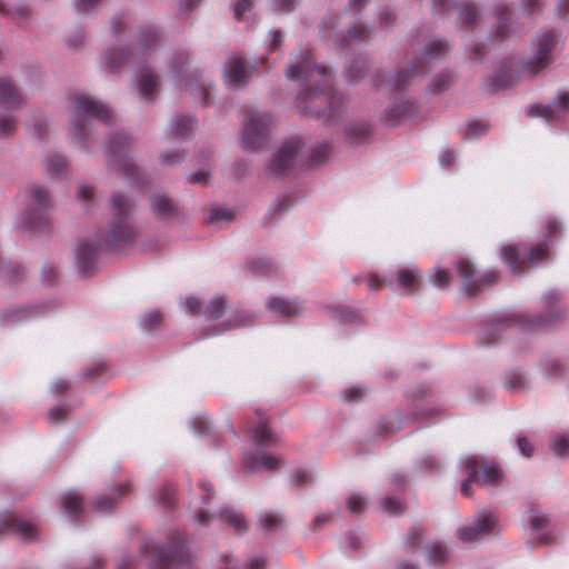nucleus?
Wrapping results in <instances>:
<instances>
[{
  "instance_id": "f257e3e1",
  "label": "nucleus",
  "mask_w": 569,
  "mask_h": 569,
  "mask_svg": "<svg viewBox=\"0 0 569 569\" xmlns=\"http://www.w3.org/2000/svg\"><path fill=\"white\" fill-rule=\"evenodd\" d=\"M287 78L302 82L303 88L297 97L301 114L317 119H333L342 104V96L331 86V76L323 66L312 62L309 50L298 62L289 66Z\"/></svg>"
},
{
  "instance_id": "f03ea898",
  "label": "nucleus",
  "mask_w": 569,
  "mask_h": 569,
  "mask_svg": "<svg viewBox=\"0 0 569 569\" xmlns=\"http://www.w3.org/2000/svg\"><path fill=\"white\" fill-rule=\"evenodd\" d=\"M111 221L106 232L99 236L93 243L90 240H83L77 248L76 259L81 272L87 273L93 266L98 249L116 248L120 244L133 241L136 237L134 229L129 221L134 203L122 193H114L110 200Z\"/></svg>"
},
{
  "instance_id": "7ed1b4c3",
  "label": "nucleus",
  "mask_w": 569,
  "mask_h": 569,
  "mask_svg": "<svg viewBox=\"0 0 569 569\" xmlns=\"http://www.w3.org/2000/svg\"><path fill=\"white\" fill-rule=\"evenodd\" d=\"M562 42L556 30H540L532 39L533 53L527 61L513 68L503 64L496 77L495 90L511 87L522 77H533L548 68L555 60L553 52Z\"/></svg>"
},
{
  "instance_id": "20e7f679",
  "label": "nucleus",
  "mask_w": 569,
  "mask_h": 569,
  "mask_svg": "<svg viewBox=\"0 0 569 569\" xmlns=\"http://www.w3.org/2000/svg\"><path fill=\"white\" fill-rule=\"evenodd\" d=\"M412 49L420 51V54L415 56L412 64L408 69L399 70L392 80H388L387 86L390 89L402 90L411 78L427 73L437 61L448 53L449 44L442 39L431 37L423 39L422 44L416 39Z\"/></svg>"
},
{
  "instance_id": "39448f33",
  "label": "nucleus",
  "mask_w": 569,
  "mask_h": 569,
  "mask_svg": "<svg viewBox=\"0 0 569 569\" xmlns=\"http://www.w3.org/2000/svg\"><path fill=\"white\" fill-rule=\"evenodd\" d=\"M505 264L513 274H523L549 257V243L543 241L535 246L509 244L500 250Z\"/></svg>"
},
{
  "instance_id": "423d86ee",
  "label": "nucleus",
  "mask_w": 569,
  "mask_h": 569,
  "mask_svg": "<svg viewBox=\"0 0 569 569\" xmlns=\"http://www.w3.org/2000/svg\"><path fill=\"white\" fill-rule=\"evenodd\" d=\"M111 118L110 110L103 103L91 97L81 94L74 98L73 131L76 138L84 143L92 119L108 123Z\"/></svg>"
},
{
  "instance_id": "0eeeda50",
  "label": "nucleus",
  "mask_w": 569,
  "mask_h": 569,
  "mask_svg": "<svg viewBox=\"0 0 569 569\" xmlns=\"http://www.w3.org/2000/svg\"><path fill=\"white\" fill-rule=\"evenodd\" d=\"M553 320L551 317L545 316H520L512 320H496L488 323L481 331L479 340L485 346H490L498 341V333L502 331L512 330L515 326L525 327L532 330H538L546 325L551 323Z\"/></svg>"
},
{
  "instance_id": "6e6552de",
  "label": "nucleus",
  "mask_w": 569,
  "mask_h": 569,
  "mask_svg": "<svg viewBox=\"0 0 569 569\" xmlns=\"http://www.w3.org/2000/svg\"><path fill=\"white\" fill-rule=\"evenodd\" d=\"M131 147V139L128 134L123 132H119L113 134L110 138L109 142V154L110 162L116 168V170L132 180L136 183H139L140 180L138 177V168L133 162L130 161L129 158V149Z\"/></svg>"
},
{
  "instance_id": "1a4fd4ad",
  "label": "nucleus",
  "mask_w": 569,
  "mask_h": 569,
  "mask_svg": "<svg viewBox=\"0 0 569 569\" xmlns=\"http://www.w3.org/2000/svg\"><path fill=\"white\" fill-rule=\"evenodd\" d=\"M243 122V147L252 151L260 149L267 141L272 123L270 114L250 111Z\"/></svg>"
},
{
  "instance_id": "9d476101",
  "label": "nucleus",
  "mask_w": 569,
  "mask_h": 569,
  "mask_svg": "<svg viewBox=\"0 0 569 569\" xmlns=\"http://www.w3.org/2000/svg\"><path fill=\"white\" fill-rule=\"evenodd\" d=\"M457 270L462 280L463 290L469 296H476L481 289L496 284L500 278L499 272L493 270L476 276V268L469 260L458 261Z\"/></svg>"
},
{
  "instance_id": "9b49d317",
  "label": "nucleus",
  "mask_w": 569,
  "mask_h": 569,
  "mask_svg": "<svg viewBox=\"0 0 569 569\" xmlns=\"http://www.w3.org/2000/svg\"><path fill=\"white\" fill-rule=\"evenodd\" d=\"M27 192L32 208L24 217V228L26 230L36 231L48 222L50 197L47 190L39 186L30 187Z\"/></svg>"
},
{
  "instance_id": "f8f14e48",
  "label": "nucleus",
  "mask_w": 569,
  "mask_h": 569,
  "mask_svg": "<svg viewBox=\"0 0 569 569\" xmlns=\"http://www.w3.org/2000/svg\"><path fill=\"white\" fill-rule=\"evenodd\" d=\"M301 148L300 139H290L284 142L268 166L269 173L281 176L289 172L296 166Z\"/></svg>"
},
{
  "instance_id": "ddd939ff",
  "label": "nucleus",
  "mask_w": 569,
  "mask_h": 569,
  "mask_svg": "<svg viewBox=\"0 0 569 569\" xmlns=\"http://www.w3.org/2000/svg\"><path fill=\"white\" fill-rule=\"evenodd\" d=\"M190 560L189 552L186 549V537L177 532L169 542L167 551L159 552L156 561V569H171L179 565L187 563Z\"/></svg>"
},
{
  "instance_id": "4468645a",
  "label": "nucleus",
  "mask_w": 569,
  "mask_h": 569,
  "mask_svg": "<svg viewBox=\"0 0 569 569\" xmlns=\"http://www.w3.org/2000/svg\"><path fill=\"white\" fill-rule=\"evenodd\" d=\"M4 535H16L23 541L31 542L38 539L39 531L36 525L6 512L0 515V536Z\"/></svg>"
},
{
  "instance_id": "2eb2a0df",
  "label": "nucleus",
  "mask_w": 569,
  "mask_h": 569,
  "mask_svg": "<svg viewBox=\"0 0 569 569\" xmlns=\"http://www.w3.org/2000/svg\"><path fill=\"white\" fill-rule=\"evenodd\" d=\"M497 519L491 513H482L472 526L463 527L458 530V538L462 542H471L479 536L490 533Z\"/></svg>"
},
{
  "instance_id": "dca6fc26",
  "label": "nucleus",
  "mask_w": 569,
  "mask_h": 569,
  "mask_svg": "<svg viewBox=\"0 0 569 569\" xmlns=\"http://www.w3.org/2000/svg\"><path fill=\"white\" fill-rule=\"evenodd\" d=\"M130 491V482H122L120 485H117L111 489L110 495H101L96 497L91 502L92 509L96 512H109L113 510L117 502L126 495H128Z\"/></svg>"
},
{
  "instance_id": "f3484780",
  "label": "nucleus",
  "mask_w": 569,
  "mask_h": 569,
  "mask_svg": "<svg viewBox=\"0 0 569 569\" xmlns=\"http://www.w3.org/2000/svg\"><path fill=\"white\" fill-rule=\"evenodd\" d=\"M242 467L248 471H257L264 469L268 471H274L283 466L281 458L274 455H252L246 453L241 460Z\"/></svg>"
},
{
  "instance_id": "a211bd4d",
  "label": "nucleus",
  "mask_w": 569,
  "mask_h": 569,
  "mask_svg": "<svg viewBox=\"0 0 569 569\" xmlns=\"http://www.w3.org/2000/svg\"><path fill=\"white\" fill-rule=\"evenodd\" d=\"M556 109L561 112L569 111V93L561 92L556 104H533L527 108L529 117L543 118L550 121L556 118Z\"/></svg>"
},
{
  "instance_id": "6ab92c4d",
  "label": "nucleus",
  "mask_w": 569,
  "mask_h": 569,
  "mask_svg": "<svg viewBox=\"0 0 569 569\" xmlns=\"http://www.w3.org/2000/svg\"><path fill=\"white\" fill-rule=\"evenodd\" d=\"M267 308L282 317H296L303 312V305L298 299L271 298L267 302Z\"/></svg>"
},
{
  "instance_id": "aec40b11",
  "label": "nucleus",
  "mask_w": 569,
  "mask_h": 569,
  "mask_svg": "<svg viewBox=\"0 0 569 569\" xmlns=\"http://www.w3.org/2000/svg\"><path fill=\"white\" fill-rule=\"evenodd\" d=\"M247 69L241 58H232L226 62L224 79L227 84L240 87L247 82Z\"/></svg>"
},
{
  "instance_id": "412c9836",
  "label": "nucleus",
  "mask_w": 569,
  "mask_h": 569,
  "mask_svg": "<svg viewBox=\"0 0 569 569\" xmlns=\"http://www.w3.org/2000/svg\"><path fill=\"white\" fill-rule=\"evenodd\" d=\"M259 420L260 421L256 427L248 430L253 442L259 447H271L277 445L279 441L278 435L270 429L267 421L262 420L260 415Z\"/></svg>"
},
{
  "instance_id": "4be33fe9",
  "label": "nucleus",
  "mask_w": 569,
  "mask_h": 569,
  "mask_svg": "<svg viewBox=\"0 0 569 569\" xmlns=\"http://www.w3.org/2000/svg\"><path fill=\"white\" fill-rule=\"evenodd\" d=\"M21 103V96L13 82L6 78H0V104L10 110H16Z\"/></svg>"
},
{
  "instance_id": "5701e85b",
  "label": "nucleus",
  "mask_w": 569,
  "mask_h": 569,
  "mask_svg": "<svg viewBox=\"0 0 569 569\" xmlns=\"http://www.w3.org/2000/svg\"><path fill=\"white\" fill-rule=\"evenodd\" d=\"M416 112L417 107L413 102L401 100L398 102H393L389 107L386 113V119L390 124L395 126L408 118H411L412 116L416 114Z\"/></svg>"
},
{
  "instance_id": "b1692460",
  "label": "nucleus",
  "mask_w": 569,
  "mask_h": 569,
  "mask_svg": "<svg viewBox=\"0 0 569 569\" xmlns=\"http://www.w3.org/2000/svg\"><path fill=\"white\" fill-rule=\"evenodd\" d=\"M150 207L153 214L161 219H168L178 214V207L166 194L157 193L150 198Z\"/></svg>"
},
{
  "instance_id": "393cba45",
  "label": "nucleus",
  "mask_w": 569,
  "mask_h": 569,
  "mask_svg": "<svg viewBox=\"0 0 569 569\" xmlns=\"http://www.w3.org/2000/svg\"><path fill=\"white\" fill-rule=\"evenodd\" d=\"M421 271L418 269L402 268L397 273V281L408 295H415L420 288Z\"/></svg>"
},
{
  "instance_id": "a878e982",
  "label": "nucleus",
  "mask_w": 569,
  "mask_h": 569,
  "mask_svg": "<svg viewBox=\"0 0 569 569\" xmlns=\"http://www.w3.org/2000/svg\"><path fill=\"white\" fill-rule=\"evenodd\" d=\"M159 83V78L151 70L143 69L138 77V88L144 100H152Z\"/></svg>"
},
{
  "instance_id": "bb28decb",
  "label": "nucleus",
  "mask_w": 569,
  "mask_h": 569,
  "mask_svg": "<svg viewBox=\"0 0 569 569\" xmlns=\"http://www.w3.org/2000/svg\"><path fill=\"white\" fill-rule=\"evenodd\" d=\"M370 37V30L365 24H355L350 27L346 34L336 36L335 41L338 42L340 48H346L352 42H363Z\"/></svg>"
},
{
  "instance_id": "cd10ccee",
  "label": "nucleus",
  "mask_w": 569,
  "mask_h": 569,
  "mask_svg": "<svg viewBox=\"0 0 569 569\" xmlns=\"http://www.w3.org/2000/svg\"><path fill=\"white\" fill-rule=\"evenodd\" d=\"M219 517L221 520L230 525L238 533H243L248 530V523L243 515L232 508H222Z\"/></svg>"
},
{
  "instance_id": "c85d7f7f",
  "label": "nucleus",
  "mask_w": 569,
  "mask_h": 569,
  "mask_svg": "<svg viewBox=\"0 0 569 569\" xmlns=\"http://www.w3.org/2000/svg\"><path fill=\"white\" fill-rule=\"evenodd\" d=\"M482 470V482L486 486H497L502 478V470L498 465H489L478 459V472Z\"/></svg>"
},
{
  "instance_id": "c756f323",
  "label": "nucleus",
  "mask_w": 569,
  "mask_h": 569,
  "mask_svg": "<svg viewBox=\"0 0 569 569\" xmlns=\"http://www.w3.org/2000/svg\"><path fill=\"white\" fill-rule=\"evenodd\" d=\"M463 463L467 470V479L461 486V493L466 497H471L470 485L478 481V458L475 456L468 457Z\"/></svg>"
},
{
  "instance_id": "7c9ffc66",
  "label": "nucleus",
  "mask_w": 569,
  "mask_h": 569,
  "mask_svg": "<svg viewBox=\"0 0 569 569\" xmlns=\"http://www.w3.org/2000/svg\"><path fill=\"white\" fill-rule=\"evenodd\" d=\"M62 508L69 517L77 519L83 511V500L77 492L70 491L62 499Z\"/></svg>"
},
{
  "instance_id": "2f4dec72",
  "label": "nucleus",
  "mask_w": 569,
  "mask_h": 569,
  "mask_svg": "<svg viewBox=\"0 0 569 569\" xmlns=\"http://www.w3.org/2000/svg\"><path fill=\"white\" fill-rule=\"evenodd\" d=\"M510 12L506 6L497 7V27L495 36L499 40H505L510 37V29L508 26Z\"/></svg>"
},
{
  "instance_id": "473e14b6",
  "label": "nucleus",
  "mask_w": 569,
  "mask_h": 569,
  "mask_svg": "<svg viewBox=\"0 0 569 569\" xmlns=\"http://www.w3.org/2000/svg\"><path fill=\"white\" fill-rule=\"evenodd\" d=\"M128 59L129 54L122 50L112 49L103 54L102 64L108 71L116 72L119 67Z\"/></svg>"
},
{
  "instance_id": "72a5a7b5",
  "label": "nucleus",
  "mask_w": 569,
  "mask_h": 569,
  "mask_svg": "<svg viewBox=\"0 0 569 569\" xmlns=\"http://www.w3.org/2000/svg\"><path fill=\"white\" fill-rule=\"evenodd\" d=\"M370 134L371 127L365 121L352 122L346 128V136L355 142H361Z\"/></svg>"
},
{
  "instance_id": "f704fd0d",
  "label": "nucleus",
  "mask_w": 569,
  "mask_h": 569,
  "mask_svg": "<svg viewBox=\"0 0 569 569\" xmlns=\"http://www.w3.org/2000/svg\"><path fill=\"white\" fill-rule=\"evenodd\" d=\"M197 120L193 117H179L172 122L171 134L174 138L188 136L196 127Z\"/></svg>"
},
{
  "instance_id": "c9c22d12",
  "label": "nucleus",
  "mask_w": 569,
  "mask_h": 569,
  "mask_svg": "<svg viewBox=\"0 0 569 569\" xmlns=\"http://www.w3.org/2000/svg\"><path fill=\"white\" fill-rule=\"evenodd\" d=\"M158 41V34L152 28H146L141 30L139 34L138 46L134 49V52L132 51V56H139L141 52L147 51L151 47H153Z\"/></svg>"
},
{
  "instance_id": "e433bc0d",
  "label": "nucleus",
  "mask_w": 569,
  "mask_h": 569,
  "mask_svg": "<svg viewBox=\"0 0 569 569\" xmlns=\"http://www.w3.org/2000/svg\"><path fill=\"white\" fill-rule=\"evenodd\" d=\"M258 520L259 526L266 531L276 530L277 528H280L283 523V517L274 511L260 512Z\"/></svg>"
},
{
  "instance_id": "4c0bfd02",
  "label": "nucleus",
  "mask_w": 569,
  "mask_h": 569,
  "mask_svg": "<svg viewBox=\"0 0 569 569\" xmlns=\"http://www.w3.org/2000/svg\"><path fill=\"white\" fill-rule=\"evenodd\" d=\"M330 154V148L326 143H321L312 149L309 154L306 168L311 169L327 161Z\"/></svg>"
},
{
  "instance_id": "58836bf2",
  "label": "nucleus",
  "mask_w": 569,
  "mask_h": 569,
  "mask_svg": "<svg viewBox=\"0 0 569 569\" xmlns=\"http://www.w3.org/2000/svg\"><path fill=\"white\" fill-rule=\"evenodd\" d=\"M478 9L472 3H466L459 13V23L463 28H471L475 26L477 19H478Z\"/></svg>"
},
{
  "instance_id": "ea45409f",
  "label": "nucleus",
  "mask_w": 569,
  "mask_h": 569,
  "mask_svg": "<svg viewBox=\"0 0 569 569\" xmlns=\"http://www.w3.org/2000/svg\"><path fill=\"white\" fill-rule=\"evenodd\" d=\"M505 388L510 391H518L527 388V380L521 372L510 371L505 377Z\"/></svg>"
},
{
  "instance_id": "a19ab883",
  "label": "nucleus",
  "mask_w": 569,
  "mask_h": 569,
  "mask_svg": "<svg viewBox=\"0 0 569 569\" xmlns=\"http://www.w3.org/2000/svg\"><path fill=\"white\" fill-rule=\"evenodd\" d=\"M67 164V160L62 156H51L46 161V170L51 177L59 176L66 170Z\"/></svg>"
},
{
  "instance_id": "79ce46f5",
  "label": "nucleus",
  "mask_w": 569,
  "mask_h": 569,
  "mask_svg": "<svg viewBox=\"0 0 569 569\" xmlns=\"http://www.w3.org/2000/svg\"><path fill=\"white\" fill-rule=\"evenodd\" d=\"M176 491L173 483H166L159 491V503L164 508H171L176 502Z\"/></svg>"
},
{
  "instance_id": "37998d69",
  "label": "nucleus",
  "mask_w": 569,
  "mask_h": 569,
  "mask_svg": "<svg viewBox=\"0 0 569 569\" xmlns=\"http://www.w3.org/2000/svg\"><path fill=\"white\" fill-rule=\"evenodd\" d=\"M550 448L552 452L559 457L569 455V437L563 435L555 436L551 439Z\"/></svg>"
},
{
  "instance_id": "c03bdc74",
  "label": "nucleus",
  "mask_w": 569,
  "mask_h": 569,
  "mask_svg": "<svg viewBox=\"0 0 569 569\" xmlns=\"http://www.w3.org/2000/svg\"><path fill=\"white\" fill-rule=\"evenodd\" d=\"M224 312V301L220 297H214L208 303L204 313L208 319H218L222 317Z\"/></svg>"
},
{
  "instance_id": "a18cd8bd",
  "label": "nucleus",
  "mask_w": 569,
  "mask_h": 569,
  "mask_svg": "<svg viewBox=\"0 0 569 569\" xmlns=\"http://www.w3.org/2000/svg\"><path fill=\"white\" fill-rule=\"evenodd\" d=\"M366 67H367V61L365 59H356L348 70V73H347L348 81H350L352 83H357L360 80H362V78H363L362 71L366 69Z\"/></svg>"
},
{
  "instance_id": "49530a36",
  "label": "nucleus",
  "mask_w": 569,
  "mask_h": 569,
  "mask_svg": "<svg viewBox=\"0 0 569 569\" xmlns=\"http://www.w3.org/2000/svg\"><path fill=\"white\" fill-rule=\"evenodd\" d=\"M381 508L385 512L392 515V516H399L405 512V506L399 499H395L391 497H386L381 501Z\"/></svg>"
},
{
  "instance_id": "de8ad7c7",
  "label": "nucleus",
  "mask_w": 569,
  "mask_h": 569,
  "mask_svg": "<svg viewBox=\"0 0 569 569\" xmlns=\"http://www.w3.org/2000/svg\"><path fill=\"white\" fill-rule=\"evenodd\" d=\"M17 129V121L14 117L2 114L0 116V138L12 136Z\"/></svg>"
},
{
  "instance_id": "09e8293b",
  "label": "nucleus",
  "mask_w": 569,
  "mask_h": 569,
  "mask_svg": "<svg viewBox=\"0 0 569 569\" xmlns=\"http://www.w3.org/2000/svg\"><path fill=\"white\" fill-rule=\"evenodd\" d=\"M452 82V74L449 72H442L437 74L431 82V89L433 92H440L447 89Z\"/></svg>"
},
{
  "instance_id": "8fccbe9b",
  "label": "nucleus",
  "mask_w": 569,
  "mask_h": 569,
  "mask_svg": "<svg viewBox=\"0 0 569 569\" xmlns=\"http://www.w3.org/2000/svg\"><path fill=\"white\" fill-rule=\"evenodd\" d=\"M189 87L191 94L194 97H200L202 99V104L207 106L209 103L210 93L207 87L202 83H198L197 81H191L186 84Z\"/></svg>"
},
{
  "instance_id": "3c124183",
  "label": "nucleus",
  "mask_w": 569,
  "mask_h": 569,
  "mask_svg": "<svg viewBox=\"0 0 569 569\" xmlns=\"http://www.w3.org/2000/svg\"><path fill=\"white\" fill-rule=\"evenodd\" d=\"M545 6L543 0H520V7L526 14H539Z\"/></svg>"
},
{
  "instance_id": "603ef678",
  "label": "nucleus",
  "mask_w": 569,
  "mask_h": 569,
  "mask_svg": "<svg viewBox=\"0 0 569 569\" xmlns=\"http://www.w3.org/2000/svg\"><path fill=\"white\" fill-rule=\"evenodd\" d=\"M234 219V212L228 208H212L210 210L209 222H216L220 220L231 221Z\"/></svg>"
},
{
  "instance_id": "864d4df0",
  "label": "nucleus",
  "mask_w": 569,
  "mask_h": 569,
  "mask_svg": "<svg viewBox=\"0 0 569 569\" xmlns=\"http://www.w3.org/2000/svg\"><path fill=\"white\" fill-rule=\"evenodd\" d=\"M366 499L360 495H351L347 500V508L352 513H361L366 509Z\"/></svg>"
},
{
  "instance_id": "5fc2aeb1",
  "label": "nucleus",
  "mask_w": 569,
  "mask_h": 569,
  "mask_svg": "<svg viewBox=\"0 0 569 569\" xmlns=\"http://www.w3.org/2000/svg\"><path fill=\"white\" fill-rule=\"evenodd\" d=\"M162 322V315L159 311H151L148 315H146L143 319V328L146 330H154L157 329L160 323Z\"/></svg>"
},
{
  "instance_id": "6e6d98bb",
  "label": "nucleus",
  "mask_w": 569,
  "mask_h": 569,
  "mask_svg": "<svg viewBox=\"0 0 569 569\" xmlns=\"http://www.w3.org/2000/svg\"><path fill=\"white\" fill-rule=\"evenodd\" d=\"M431 282L439 289H445L450 284V273L447 270L438 269L431 278Z\"/></svg>"
},
{
  "instance_id": "4d7b16f0",
  "label": "nucleus",
  "mask_w": 569,
  "mask_h": 569,
  "mask_svg": "<svg viewBox=\"0 0 569 569\" xmlns=\"http://www.w3.org/2000/svg\"><path fill=\"white\" fill-rule=\"evenodd\" d=\"M429 559L433 563L446 561V559H447L446 548L438 542L433 543L431 547V550L429 552Z\"/></svg>"
},
{
  "instance_id": "13d9d810",
  "label": "nucleus",
  "mask_w": 569,
  "mask_h": 569,
  "mask_svg": "<svg viewBox=\"0 0 569 569\" xmlns=\"http://www.w3.org/2000/svg\"><path fill=\"white\" fill-rule=\"evenodd\" d=\"M423 530L419 528H412L407 537L406 545L408 548H416L422 541Z\"/></svg>"
},
{
  "instance_id": "bf43d9fd",
  "label": "nucleus",
  "mask_w": 569,
  "mask_h": 569,
  "mask_svg": "<svg viewBox=\"0 0 569 569\" xmlns=\"http://www.w3.org/2000/svg\"><path fill=\"white\" fill-rule=\"evenodd\" d=\"M183 153L178 151L164 152L160 156L162 164L174 166L183 160Z\"/></svg>"
},
{
  "instance_id": "052dcab7",
  "label": "nucleus",
  "mask_w": 569,
  "mask_h": 569,
  "mask_svg": "<svg viewBox=\"0 0 569 569\" xmlns=\"http://www.w3.org/2000/svg\"><path fill=\"white\" fill-rule=\"evenodd\" d=\"M192 427L198 435H208L211 431V423L206 418L198 417L193 420Z\"/></svg>"
},
{
  "instance_id": "680f3d73",
  "label": "nucleus",
  "mask_w": 569,
  "mask_h": 569,
  "mask_svg": "<svg viewBox=\"0 0 569 569\" xmlns=\"http://www.w3.org/2000/svg\"><path fill=\"white\" fill-rule=\"evenodd\" d=\"M251 0H239L234 7V19L240 21L242 16L252 9Z\"/></svg>"
},
{
  "instance_id": "e2e57ef3",
  "label": "nucleus",
  "mask_w": 569,
  "mask_h": 569,
  "mask_svg": "<svg viewBox=\"0 0 569 569\" xmlns=\"http://www.w3.org/2000/svg\"><path fill=\"white\" fill-rule=\"evenodd\" d=\"M100 0H74L76 9L79 13H88L93 10Z\"/></svg>"
},
{
  "instance_id": "0e129e2a",
  "label": "nucleus",
  "mask_w": 569,
  "mask_h": 569,
  "mask_svg": "<svg viewBox=\"0 0 569 569\" xmlns=\"http://www.w3.org/2000/svg\"><path fill=\"white\" fill-rule=\"evenodd\" d=\"M547 236L549 238H555L561 234V223L557 218H549L547 220Z\"/></svg>"
},
{
  "instance_id": "69168bd1",
  "label": "nucleus",
  "mask_w": 569,
  "mask_h": 569,
  "mask_svg": "<svg viewBox=\"0 0 569 569\" xmlns=\"http://www.w3.org/2000/svg\"><path fill=\"white\" fill-rule=\"evenodd\" d=\"M67 416L68 411L61 406L52 408L48 413L49 419L54 423L64 420Z\"/></svg>"
},
{
  "instance_id": "338daca9",
  "label": "nucleus",
  "mask_w": 569,
  "mask_h": 569,
  "mask_svg": "<svg viewBox=\"0 0 569 569\" xmlns=\"http://www.w3.org/2000/svg\"><path fill=\"white\" fill-rule=\"evenodd\" d=\"M198 487L201 490V492L203 493L202 502L204 505H207L212 499L213 493H214L212 486L209 481L202 480L199 482Z\"/></svg>"
},
{
  "instance_id": "774afa93",
  "label": "nucleus",
  "mask_w": 569,
  "mask_h": 569,
  "mask_svg": "<svg viewBox=\"0 0 569 569\" xmlns=\"http://www.w3.org/2000/svg\"><path fill=\"white\" fill-rule=\"evenodd\" d=\"M250 268L257 274H268L269 270L271 269V264L264 260L252 261L250 263Z\"/></svg>"
}]
</instances>
